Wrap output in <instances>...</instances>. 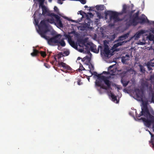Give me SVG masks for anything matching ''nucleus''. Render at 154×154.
<instances>
[{"instance_id": "864d4df0", "label": "nucleus", "mask_w": 154, "mask_h": 154, "mask_svg": "<svg viewBox=\"0 0 154 154\" xmlns=\"http://www.w3.org/2000/svg\"><path fill=\"white\" fill-rule=\"evenodd\" d=\"M78 85H80V82H78Z\"/></svg>"}, {"instance_id": "a18cd8bd", "label": "nucleus", "mask_w": 154, "mask_h": 154, "mask_svg": "<svg viewBox=\"0 0 154 154\" xmlns=\"http://www.w3.org/2000/svg\"><path fill=\"white\" fill-rule=\"evenodd\" d=\"M70 45H71L72 46V47H73V45H75V43H74V42L73 41H72L71 42V43L70 44Z\"/></svg>"}, {"instance_id": "13d9d810", "label": "nucleus", "mask_w": 154, "mask_h": 154, "mask_svg": "<svg viewBox=\"0 0 154 154\" xmlns=\"http://www.w3.org/2000/svg\"><path fill=\"white\" fill-rule=\"evenodd\" d=\"M149 133L150 135H151L152 134V133L150 131H149Z\"/></svg>"}, {"instance_id": "bf43d9fd", "label": "nucleus", "mask_w": 154, "mask_h": 154, "mask_svg": "<svg viewBox=\"0 0 154 154\" xmlns=\"http://www.w3.org/2000/svg\"><path fill=\"white\" fill-rule=\"evenodd\" d=\"M106 72H105V71H103V73H106Z\"/></svg>"}, {"instance_id": "b1692460", "label": "nucleus", "mask_w": 154, "mask_h": 154, "mask_svg": "<svg viewBox=\"0 0 154 154\" xmlns=\"http://www.w3.org/2000/svg\"><path fill=\"white\" fill-rule=\"evenodd\" d=\"M151 135V140L149 141V143H151V144L152 145V147L154 148V138H153L154 135L152 134Z\"/></svg>"}, {"instance_id": "4c0bfd02", "label": "nucleus", "mask_w": 154, "mask_h": 154, "mask_svg": "<svg viewBox=\"0 0 154 154\" xmlns=\"http://www.w3.org/2000/svg\"><path fill=\"white\" fill-rule=\"evenodd\" d=\"M81 42H82V44H83V45H85V46L86 47H87V45H85V43H86V41L85 40H82L81 41Z\"/></svg>"}, {"instance_id": "0eeeda50", "label": "nucleus", "mask_w": 154, "mask_h": 154, "mask_svg": "<svg viewBox=\"0 0 154 154\" xmlns=\"http://www.w3.org/2000/svg\"><path fill=\"white\" fill-rule=\"evenodd\" d=\"M98 48H100V51L102 53V51H103V53L105 55H109L110 53V51L109 50V46L106 44L104 45V49L103 50V48L101 46H99Z\"/></svg>"}, {"instance_id": "473e14b6", "label": "nucleus", "mask_w": 154, "mask_h": 154, "mask_svg": "<svg viewBox=\"0 0 154 154\" xmlns=\"http://www.w3.org/2000/svg\"><path fill=\"white\" fill-rule=\"evenodd\" d=\"M40 54L41 56L43 57H45L46 56V54L45 52L43 51H40Z\"/></svg>"}, {"instance_id": "2f4dec72", "label": "nucleus", "mask_w": 154, "mask_h": 154, "mask_svg": "<svg viewBox=\"0 0 154 154\" xmlns=\"http://www.w3.org/2000/svg\"><path fill=\"white\" fill-rule=\"evenodd\" d=\"M91 73V75H94V78H95L96 77H97L98 76V74L96 72H92L91 71L90 72Z\"/></svg>"}, {"instance_id": "ea45409f", "label": "nucleus", "mask_w": 154, "mask_h": 154, "mask_svg": "<svg viewBox=\"0 0 154 154\" xmlns=\"http://www.w3.org/2000/svg\"><path fill=\"white\" fill-rule=\"evenodd\" d=\"M51 15L53 16V17H54L55 18L58 15H57V14H55L54 13H51Z\"/></svg>"}, {"instance_id": "393cba45", "label": "nucleus", "mask_w": 154, "mask_h": 154, "mask_svg": "<svg viewBox=\"0 0 154 154\" xmlns=\"http://www.w3.org/2000/svg\"><path fill=\"white\" fill-rule=\"evenodd\" d=\"M33 52L31 54V55L32 56H35L37 55L39 51L36 49H34L33 50Z\"/></svg>"}, {"instance_id": "423d86ee", "label": "nucleus", "mask_w": 154, "mask_h": 154, "mask_svg": "<svg viewBox=\"0 0 154 154\" xmlns=\"http://www.w3.org/2000/svg\"><path fill=\"white\" fill-rule=\"evenodd\" d=\"M139 11H138L137 12L134 14L132 16V19L129 21L127 23V24L129 26L133 25L136 26L138 23L137 21L138 20L139 18Z\"/></svg>"}, {"instance_id": "7ed1b4c3", "label": "nucleus", "mask_w": 154, "mask_h": 154, "mask_svg": "<svg viewBox=\"0 0 154 154\" xmlns=\"http://www.w3.org/2000/svg\"><path fill=\"white\" fill-rule=\"evenodd\" d=\"M54 19L53 17L42 20L40 22V24L38 26L39 29L38 32H41V34L42 36L44 37H45L44 35V33H47L49 31L47 23H49L51 24H54Z\"/></svg>"}, {"instance_id": "6ab92c4d", "label": "nucleus", "mask_w": 154, "mask_h": 154, "mask_svg": "<svg viewBox=\"0 0 154 154\" xmlns=\"http://www.w3.org/2000/svg\"><path fill=\"white\" fill-rule=\"evenodd\" d=\"M129 34L128 33L125 34L119 37V39L120 41H123V40L126 39L128 37Z\"/></svg>"}, {"instance_id": "f704fd0d", "label": "nucleus", "mask_w": 154, "mask_h": 154, "mask_svg": "<svg viewBox=\"0 0 154 154\" xmlns=\"http://www.w3.org/2000/svg\"><path fill=\"white\" fill-rule=\"evenodd\" d=\"M85 26L88 28L91 29L92 28V27H90V24L88 22V23H86L85 24Z\"/></svg>"}, {"instance_id": "9b49d317", "label": "nucleus", "mask_w": 154, "mask_h": 154, "mask_svg": "<svg viewBox=\"0 0 154 154\" xmlns=\"http://www.w3.org/2000/svg\"><path fill=\"white\" fill-rule=\"evenodd\" d=\"M130 11V6H128L125 4H124L123 5L122 11L123 13H127L129 14Z\"/></svg>"}, {"instance_id": "c9c22d12", "label": "nucleus", "mask_w": 154, "mask_h": 154, "mask_svg": "<svg viewBox=\"0 0 154 154\" xmlns=\"http://www.w3.org/2000/svg\"><path fill=\"white\" fill-rule=\"evenodd\" d=\"M69 51H64L63 53V54H64V55H63V56H67L69 55Z\"/></svg>"}, {"instance_id": "dca6fc26", "label": "nucleus", "mask_w": 154, "mask_h": 154, "mask_svg": "<svg viewBox=\"0 0 154 154\" xmlns=\"http://www.w3.org/2000/svg\"><path fill=\"white\" fill-rule=\"evenodd\" d=\"M149 94H151L152 96V102L154 103V91L152 88V87L150 86L149 88Z\"/></svg>"}, {"instance_id": "69168bd1", "label": "nucleus", "mask_w": 154, "mask_h": 154, "mask_svg": "<svg viewBox=\"0 0 154 154\" xmlns=\"http://www.w3.org/2000/svg\"><path fill=\"white\" fill-rule=\"evenodd\" d=\"M153 51L154 52V48L153 49Z\"/></svg>"}, {"instance_id": "20e7f679", "label": "nucleus", "mask_w": 154, "mask_h": 154, "mask_svg": "<svg viewBox=\"0 0 154 154\" xmlns=\"http://www.w3.org/2000/svg\"><path fill=\"white\" fill-rule=\"evenodd\" d=\"M38 32L42 38L47 40L48 43L49 45L52 46L57 45L58 42V39L59 36H60V34L56 35L51 38H49V37L47 36L46 35V33H44V35L45 37H44L41 34V32Z\"/></svg>"}, {"instance_id": "8fccbe9b", "label": "nucleus", "mask_w": 154, "mask_h": 154, "mask_svg": "<svg viewBox=\"0 0 154 154\" xmlns=\"http://www.w3.org/2000/svg\"><path fill=\"white\" fill-rule=\"evenodd\" d=\"M85 8H88V6L87 5H85Z\"/></svg>"}, {"instance_id": "37998d69", "label": "nucleus", "mask_w": 154, "mask_h": 154, "mask_svg": "<svg viewBox=\"0 0 154 154\" xmlns=\"http://www.w3.org/2000/svg\"><path fill=\"white\" fill-rule=\"evenodd\" d=\"M88 14L90 17H92L94 16L93 14L91 13H89Z\"/></svg>"}, {"instance_id": "cd10ccee", "label": "nucleus", "mask_w": 154, "mask_h": 154, "mask_svg": "<svg viewBox=\"0 0 154 154\" xmlns=\"http://www.w3.org/2000/svg\"><path fill=\"white\" fill-rule=\"evenodd\" d=\"M86 60H88L89 63H90V62L91 60V58L88 56H86L85 57H84L83 59H82V61H84Z\"/></svg>"}, {"instance_id": "ddd939ff", "label": "nucleus", "mask_w": 154, "mask_h": 154, "mask_svg": "<svg viewBox=\"0 0 154 154\" xmlns=\"http://www.w3.org/2000/svg\"><path fill=\"white\" fill-rule=\"evenodd\" d=\"M62 35L60 34V36H59L58 39V42L57 45H60L62 47H64L66 45V43L64 41V38L61 39Z\"/></svg>"}, {"instance_id": "4d7b16f0", "label": "nucleus", "mask_w": 154, "mask_h": 154, "mask_svg": "<svg viewBox=\"0 0 154 154\" xmlns=\"http://www.w3.org/2000/svg\"><path fill=\"white\" fill-rule=\"evenodd\" d=\"M87 79H88V81H89V80H90V78H89L88 77V78H87Z\"/></svg>"}, {"instance_id": "72a5a7b5", "label": "nucleus", "mask_w": 154, "mask_h": 154, "mask_svg": "<svg viewBox=\"0 0 154 154\" xmlns=\"http://www.w3.org/2000/svg\"><path fill=\"white\" fill-rule=\"evenodd\" d=\"M54 10L56 13L58 14L59 13V11L58 9L56 6H55L54 8Z\"/></svg>"}, {"instance_id": "4468645a", "label": "nucleus", "mask_w": 154, "mask_h": 154, "mask_svg": "<svg viewBox=\"0 0 154 154\" xmlns=\"http://www.w3.org/2000/svg\"><path fill=\"white\" fill-rule=\"evenodd\" d=\"M145 32V30H141L138 31L134 35L135 38H140V36Z\"/></svg>"}, {"instance_id": "c756f323", "label": "nucleus", "mask_w": 154, "mask_h": 154, "mask_svg": "<svg viewBox=\"0 0 154 154\" xmlns=\"http://www.w3.org/2000/svg\"><path fill=\"white\" fill-rule=\"evenodd\" d=\"M148 39L150 41H154V36L153 35H150L148 36Z\"/></svg>"}, {"instance_id": "e2e57ef3", "label": "nucleus", "mask_w": 154, "mask_h": 154, "mask_svg": "<svg viewBox=\"0 0 154 154\" xmlns=\"http://www.w3.org/2000/svg\"><path fill=\"white\" fill-rule=\"evenodd\" d=\"M52 62H53L52 63V64H53V63H54V61H53Z\"/></svg>"}, {"instance_id": "de8ad7c7", "label": "nucleus", "mask_w": 154, "mask_h": 154, "mask_svg": "<svg viewBox=\"0 0 154 154\" xmlns=\"http://www.w3.org/2000/svg\"><path fill=\"white\" fill-rule=\"evenodd\" d=\"M148 69L149 70H152V67H151L148 66Z\"/></svg>"}, {"instance_id": "09e8293b", "label": "nucleus", "mask_w": 154, "mask_h": 154, "mask_svg": "<svg viewBox=\"0 0 154 154\" xmlns=\"http://www.w3.org/2000/svg\"><path fill=\"white\" fill-rule=\"evenodd\" d=\"M81 59V58L80 57H79L77 58V60H79Z\"/></svg>"}, {"instance_id": "2eb2a0df", "label": "nucleus", "mask_w": 154, "mask_h": 154, "mask_svg": "<svg viewBox=\"0 0 154 154\" xmlns=\"http://www.w3.org/2000/svg\"><path fill=\"white\" fill-rule=\"evenodd\" d=\"M109 96H110L112 99V100L114 101L115 102V101H116V103H118L119 102V101H118L117 99V97L116 96H115L113 94L111 91H110L109 93Z\"/></svg>"}, {"instance_id": "6e6d98bb", "label": "nucleus", "mask_w": 154, "mask_h": 154, "mask_svg": "<svg viewBox=\"0 0 154 154\" xmlns=\"http://www.w3.org/2000/svg\"><path fill=\"white\" fill-rule=\"evenodd\" d=\"M52 0H48V1L49 2H51V1H52Z\"/></svg>"}, {"instance_id": "5fc2aeb1", "label": "nucleus", "mask_w": 154, "mask_h": 154, "mask_svg": "<svg viewBox=\"0 0 154 154\" xmlns=\"http://www.w3.org/2000/svg\"><path fill=\"white\" fill-rule=\"evenodd\" d=\"M71 21L72 22H75V20H71Z\"/></svg>"}, {"instance_id": "e433bc0d", "label": "nucleus", "mask_w": 154, "mask_h": 154, "mask_svg": "<svg viewBox=\"0 0 154 154\" xmlns=\"http://www.w3.org/2000/svg\"><path fill=\"white\" fill-rule=\"evenodd\" d=\"M45 1V0H38V1L39 2V6H41V5H43Z\"/></svg>"}, {"instance_id": "412c9836", "label": "nucleus", "mask_w": 154, "mask_h": 154, "mask_svg": "<svg viewBox=\"0 0 154 154\" xmlns=\"http://www.w3.org/2000/svg\"><path fill=\"white\" fill-rule=\"evenodd\" d=\"M121 82L124 87H126L128 84L129 81H126L123 78H122L121 79Z\"/></svg>"}, {"instance_id": "f03ea898", "label": "nucleus", "mask_w": 154, "mask_h": 154, "mask_svg": "<svg viewBox=\"0 0 154 154\" xmlns=\"http://www.w3.org/2000/svg\"><path fill=\"white\" fill-rule=\"evenodd\" d=\"M95 85L106 90L112 89L111 82L108 79L107 77L102 75V74L98 75L95 81Z\"/></svg>"}, {"instance_id": "4be33fe9", "label": "nucleus", "mask_w": 154, "mask_h": 154, "mask_svg": "<svg viewBox=\"0 0 154 154\" xmlns=\"http://www.w3.org/2000/svg\"><path fill=\"white\" fill-rule=\"evenodd\" d=\"M125 42H125L124 41L118 42L116 44H115L113 46V47L115 48H117L119 46L124 44Z\"/></svg>"}, {"instance_id": "79ce46f5", "label": "nucleus", "mask_w": 154, "mask_h": 154, "mask_svg": "<svg viewBox=\"0 0 154 154\" xmlns=\"http://www.w3.org/2000/svg\"><path fill=\"white\" fill-rule=\"evenodd\" d=\"M79 14H80L81 15H82L83 16V14H85V12L82 11H79Z\"/></svg>"}, {"instance_id": "a878e982", "label": "nucleus", "mask_w": 154, "mask_h": 154, "mask_svg": "<svg viewBox=\"0 0 154 154\" xmlns=\"http://www.w3.org/2000/svg\"><path fill=\"white\" fill-rule=\"evenodd\" d=\"M96 8L97 10H102L103 9L104 5H97Z\"/></svg>"}, {"instance_id": "6e6552de", "label": "nucleus", "mask_w": 154, "mask_h": 154, "mask_svg": "<svg viewBox=\"0 0 154 154\" xmlns=\"http://www.w3.org/2000/svg\"><path fill=\"white\" fill-rule=\"evenodd\" d=\"M138 20H139V22H138V23H139L141 24L145 23H149V22L146 17L144 14H142L140 17H139Z\"/></svg>"}, {"instance_id": "c03bdc74", "label": "nucleus", "mask_w": 154, "mask_h": 154, "mask_svg": "<svg viewBox=\"0 0 154 154\" xmlns=\"http://www.w3.org/2000/svg\"><path fill=\"white\" fill-rule=\"evenodd\" d=\"M135 11V10H132L131 11H130V12L129 14L130 15H131Z\"/></svg>"}, {"instance_id": "603ef678", "label": "nucleus", "mask_w": 154, "mask_h": 154, "mask_svg": "<svg viewBox=\"0 0 154 154\" xmlns=\"http://www.w3.org/2000/svg\"><path fill=\"white\" fill-rule=\"evenodd\" d=\"M112 66H110L109 67V68H112Z\"/></svg>"}, {"instance_id": "a211bd4d", "label": "nucleus", "mask_w": 154, "mask_h": 154, "mask_svg": "<svg viewBox=\"0 0 154 154\" xmlns=\"http://www.w3.org/2000/svg\"><path fill=\"white\" fill-rule=\"evenodd\" d=\"M135 91L137 97V98H141L142 97V95L140 90L139 89H136Z\"/></svg>"}, {"instance_id": "f257e3e1", "label": "nucleus", "mask_w": 154, "mask_h": 154, "mask_svg": "<svg viewBox=\"0 0 154 154\" xmlns=\"http://www.w3.org/2000/svg\"><path fill=\"white\" fill-rule=\"evenodd\" d=\"M143 115L150 119H146L145 118H141L144 125L146 127L149 128L152 124L154 123V116L150 114L148 108L146 106H144L143 108L142 109V111L139 114H137L136 112V116L137 117H140Z\"/></svg>"}, {"instance_id": "c85d7f7f", "label": "nucleus", "mask_w": 154, "mask_h": 154, "mask_svg": "<svg viewBox=\"0 0 154 154\" xmlns=\"http://www.w3.org/2000/svg\"><path fill=\"white\" fill-rule=\"evenodd\" d=\"M139 66L140 67V71L143 73H145L146 70L144 67L141 65H140Z\"/></svg>"}, {"instance_id": "1a4fd4ad", "label": "nucleus", "mask_w": 154, "mask_h": 154, "mask_svg": "<svg viewBox=\"0 0 154 154\" xmlns=\"http://www.w3.org/2000/svg\"><path fill=\"white\" fill-rule=\"evenodd\" d=\"M54 24L58 27L62 28L63 27V24L60 19V17L59 16L54 18Z\"/></svg>"}, {"instance_id": "aec40b11", "label": "nucleus", "mask_w": 154, "mask_h": 154, "mask_svg": "<svg viewBox=\"0 0 154 154\" xmlns=\"http://www.w3.org/2000/svg\"><path fill=\"white\" fill-rule=\"evenodd\" d=\"M42 9V14L43 15H45L46 13L48 12V10L46 7L43 5H41Z\"/></svg>"}, {"instance_id": "5701e85b", "label": "nucleus", "mask_w": 154, "mask_h": 154, "mask_svg": "<svg viewBox=\"0 0 154 154\" xmlns=\"http://www.w3.org/2000/svg\"><path fill=\"white\" fill-rule=\"evenodd\" d=\"M141 85L143 87H148V84L147 82L143 80L142 82Z\"/></svg>"}, {"instance_id": "0e129e2a", "label": "nucleus", "mask_w": 154, "mask_h": 154, "mask_svg": "<svg viewBox=\"0 0 154 154\" xmlns=\"http://www.w3.org/2000/svg\"><path fill=\"white\" fill-rule=\"evenodd\" d=\"M87 18H88V16H87Z\"/></svg>"}, {"instance_id": "f8f14e48", "label": "nucleus", "mask_w": 154, "mask_h": 154, "mask_svg": "<svg viewBox=\"0 0 154 154\" xmlns=\"http://www.w3.org/2000/svg\"><path fill=\"white\" fill-rule=\"evenodd\" d=\"M58 64L60 66H61L66 70L71 71L72 69V68L63 62H59Z\"/></svg>"}, {"instance_id": "49530a36", "label": "nucleus", "mask_w": 154, "mask_h": 154, "mask_svg": "<svg viewBox=\"0 0 154 154\" xmlns=\"http://www.w3.org/2000/svg\"><path fill=\"white\" fill-rule=\"evenodd\" d=\"M154 79V75H151L150 78V80H151Z\"/></svg>"}, {"instance_id": "f3484780", "label": "nucleus", "mask_w": 154, "mask_h": 154, "mask_svg": "<svg viewBox=\"0 0 154 154\" xmlns=\"http://www.w3.org/2000/svg\"><path fill=\"white\" fill-rule=\"evenodd\" d=\"M99 48H98V49H96V46L94 45H92L90 47L91 50V51L93 52L94 53H97L99 52Z\"/></svg>"}, {"instance_id": "39448f33", "label": "nucleus", "mask_w": 154, "mask_h": 154, "mask_svg": "<svg viewBox=\"0 0 154 154\" xmlns=\"http://www.w3.org/2000/svg\"><path fill=\"white\" fill-rule=\"evenodd\" d=\"M106 15H108L110 16V19L111 20H113L114 22H118L120 20L118 17L119 14L117 12L112 11H108L106 13Z\"/></svg>"}, {"instance_id": "052dcab7", "label": "nucleus", "mask_w": 154, "mask_h": 154, "mask_svg": "<svg viewBox=\"0 0 154 154\" xmlns=\"http://www.w3.org/2000/svg\"><path fill=\"white\" fill-rule=\"evenodd\" d=\"M154 31H152V32L153 33H154Z\"/></svg>"}, {"instance_id": "3c124183", "label": "nucleus", "mask_w": 154, "mask_h": 154, "mask_svg": "<svg viewBox=\"0 0 154 154\" xmlns=\"http://www.w3.org/2000/svg\"><path fill=\"white\" fill-rule=\"evenodd\" d=\"M54 60L56 61V62H57V59L55 57H54Z\"/></svg>"}, {"instance_id": "9d476101", "label": "nucleus", "mask_w": 154, "mask_h": 154, "mask_svg": "<svg viewBox=\"0 0 154 154\" xmlns=\"http://www.w3.org/2000/svg\"><path fill=\"white\" fill-rule=\"evenodd\" d=\"M130 59V56L128 54H126L125 56H122V62L126 64H128V61Z\"/></svg>"}, {"instance_id": "7c9ffc66", "label": "nucleus", "mask_w": 154, "mask_h": 154, "mask_svg": "<svg viewBox=\"0 0 154 154\" xmlns=\"http://www.w3.org/2000/svg\"><path fill=\"white\" fill-rule=\"evenodd\" d=\"M89 68L90 69V72H91V70H93L94 69V66L90 63H89Z\"/></svg>"}, {"instance_id": "680f3d73", "label": "nucleus", "mask_w": 154, "mask_h": 154, "mask_svg": "<svg viewBox=\"0 0 154 154\" xmlns=\"http://www.w3.org/2000/svg\"><path fill=\"white\" fill-rule=\"evenodd\" d=\"M87 45H89V43H87Z\"/></svg>"}, {"instance_id": "a19ab883", "label": "nucleus", "mask_w": 154, "mask_h": 154, "mask_svg": "<svg viewBox=\"0 0 154 154\" xmlns=\"http://www.w3.org/2000/svg\"><path fill=\"white\" fill-rule=\"evenodd\" d=\"M44 66L47 68H49L50 67L49 65L47 63H44Z\"/></svg>"}, {"instance_id": "bb28decb", "label": "nucleus", "mask_w": 154, "mask_h": 154, "mask_svg": "<svg viewBox=\"0 0 154 154\" xmlns=\"http://www.w3.org/2000/svg\"><path fill=\"white\" fill-rule=\"evenodd\" d=\"M85 70V69L83 67L82 64H81V63H80L79 68L77 70V71H79V72H81V71Z\"/></svg>"}, {"instance_id": "58836bf2", "label": "nucleus", "mask_w": 154, "mask_h": 154, "mask_svg": "<svg viewBox=\"0 0 154 154\" xmlns=\"http://www.w3.org/2000/svg\"><path fill=\"white\" fill-rule=\"evenodd\" d=\"M34 21L36 25H37L38 23V19L34 18Z\"/></svg>"}]
</instances>
